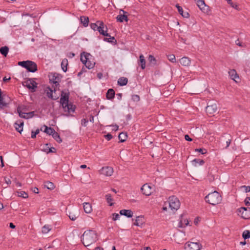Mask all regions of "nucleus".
Here are the masks:
<instances>
[{
	"instance_id": "nucleus-60",
	"label": "nucleus",
	"mask_w": 250,
	"mask_h": 250,
	"mask_svg": "<svg viewBox=\"0 0 250 250\" xmlns=\"http://www.w3.org/2000/svg\"><path fill=\"white\" fill-rule=\"evenodd\" d=\"M245 202L246 205H250V197H247L245 200Z\"/></svg>"
},
{
	"instance_id": "nucleus-58",
	"label": "nucleus",
	"mask_w": 250,
	"mask_h": 250,
	"mask_svg": "<svg viewBox=\"0 0 250 250\" xmlns=\"http://www.w3.org/2000/svg\"><path fill=\"white\" fill-rule=\"evenodd\" d=\"M181 15L184 17L188 18L189 17V14L188 12H183V13L181 14Z\"/></svg>"
},
{
	"instance_id": "nucleus-10",
	"label": "nucleus",
	"mask_w": 250,
	"mask_h": 250,
	"mask_svg": "<svg viewBox=\"0 0 250 250\" xmlns=\"http://www.w3.org/2000/svg\"><path fill=\"white\" fill-rule=\"evenodd\" d=\"M127 12L122 9L120 10L119 15L116 17L118 21L122 22L124 21H128L127 16L126 14Z\"/></svg>"
},
{
	"instance_id": "nucleus-46",
	"label": "nucleus",
	"mask_w": 250,
	"mask_h": 250,
	"mask_svg": "<svg viewBox=\"0 0 250 250\" xmlns=\"http://www.w3.org/2000/svg\"><path fill=\"white\" fill-rule=\"evenodd\" d=\"M98 25L99 23H98V21L96 22V23H92L90 24V27L94 31H97Z\"/></svg>"
},
{
	"instance_id": "nucleus-57",
	"label": "nucleus",
	"mask_w": 250,
	"mask_h": 250,
	"mask_svg": "<svg viewBox=\"0 0 250 250\" xmlns=\"http://www.w3.org/2000/svg\"><path fill=\"white\" fill-rule=\"evenodd\" d=\"M176 7H177L178 11L180 15L183 13V10L182 7L180 6L178 4H176Z\"/></svg>"
},
{
	"instance_id": "nucleus-34",
	"label": "nucleus",
	"mask_w": 250,
	"mask_h": 250,
	"mask_svg": "<svg viewBox=\"0 0 250 250\" xmlns=\"http://www.w3.org/2000/svg\"><path fill=\"white\" fill-rule=\"evenodd\" d=\"M52 137L59 143H61L62 142L60 135L57 132L55 131L54 134H52Z\"/></svg>"
},
{
	"instance_id": "nucleus-50",
	"label": "nucleus",
	"mask_w": 250,
	"mask_h": 250,
	"mask_svg": "<svg viewBox=\"0 0 250 250\" xmlns=\"http://www.w3.org/2000/svg\"><path fill=\"white\" fill-rule=\"evenodd\" d=\"M6 106L7 104L3 101V98L2 97H1V98H0V107L2 108L4 107H6Z\"/></svg>"
},
{
	"instance_id": "nucleus-25",
	"label": "nucleus",
	"mask_w": 250,
	"mask_h": 250,
	"mask_svg": "<svg viewBox=\"0 0 250 250\" xmlns=\"http://www.w3.org/2000/svg\"><path fill=\"white\" fill-rule=\"evenodd\" d=\"M83 205L85 212L86 213H90L92 210L91 205L89 203H84Z\"/></svg>"
},
{
	"instance_id": "nucleus-3",
	"label": "nucleus",
	"mask_w": 250,
	"mask_h": 250,
	"mask_svg": "<svg viewBox=\"0 0 250 250\" xmlns=\"http://www.w3.org/2000/svg\"><path fill=\"white\" fill-rule=\"evenodd\" d=\"M18 65L25 68L29 72H35L37 70V65L31 61H21L18 62Z\"/></svg>"
},
{
	"instance_id": "nucleus-36",
	"label": "nucleus",
	"mask_w": 250,
	"mask_h": 250,
	"mask_svg": "<svg viewBox=\"0 0 250 250\" xmlns=\"http://www.w3.org/2000/svg\"><path fill=\"white\" fill-rule=\"evenodd\" d=\"M51 229V227L49 225H44L42 228V232L44 234L47 233Z\"/></svg>"
},
{
	"instance_id": "nucleus-61",
	"label": "nucleus",
	"mask_w": 250,
	"mask_h": 250,
	"mask_svg": "<svg viewBox=\"0 0 250 250\" xmlns=\"http://www.w3.org/2000/svg\"><path fill=\"white\" fill-rule=\"evenodd\" d=\"M48 150H47V149L45 150V151L47 153L54 152V150H53V149L55 150L54 147L49 148V147H48Z\"/></svg>"
},
{
	"instance_id": "nucleus-28",
	"label": "nucleus",
	"mask_w": 250,
	"mask_h": 250,
	"mask_svg": "<svg viewBox=\"0 0 250 250\" xmlns=\"http://www.w3.org/2000/svg\"><path fill=\"white\" fill-rule=\"evenodd\" d=\"M80 20L81 23L84 27H87L88 26L89 22V19L87 17H85L84 16H81L80 17Z\"/></svg>"
},
{
	"instance_id": "nucleus-24",
	"label": "nucleus",
	"mask_w": 250,
	"mask_h": 250,
	"mask_svg": "<svg viewBox=\"0 0 250 250\" xmlns=\"http://www.w3.org/2000/svg\"><path fill=\"white\" fill-rule=\"evenodd\" d=\"M144 219L142 216H137L133 224L137 226H141L144 223Z\"/></svg>"
},
{
	"instance_id": "nucleus-19",
	"label": "nucleus",
	"mask_w": 250,
	"mask_h": 250,
	"mask_svg": "<svg viewBox=\"0 0 250 250\" xmlns=\"http://www.w3.org/2000/svg\"><path fill=\"white\" fill-rule=\"evenodd\" d=\"M120 213L128 218L133 216V212L130 209H122L120 211Z\"/></svg>"
},
{
	"instance_id": "nucleus-53",
	"label": "nucleus",
	"mask_w": 250,
	"mask_h": 250,
	"mask_svg": "<svg viewBox=\"0 0 250 250\" xmlns=\"http://www.w3.org/2000/svg\"><path fill=\"white\" fill-rule=\"evenodd\" d=\"M112 216H113L112 219L114 221H116V220H118L119 219V218H120L119 215L118 213H113L112 214Z\"/></svg>"
},
{
	"instance_id": "nucleus-62",
	"label": "nucleus",
	"mask_w": 250,
	"mask_h": 250,
	"mask_svg": "<svg viewBox=\"0 0 250 250\" xmlns=\"http://www.w3.org/2000/svg\"><path fill=\"white\" fill-rule=\"evenodd\" d=\"M185 139L186 140L188 141H191L192 140L188 135H185Z\"/></svg>"
},
{
	"instance_id": "nucleus-4",
	"label": "nucleus",
	"mask_w": 250,
	"mask_h": 250,
	"mask_svg": "<svg viewBox=\"0 0 250 250\" xmlns=\"http://www.w3.org/2000/svg\"><path fill=\"white\" fill-rule=\"evenodd\" d=\"M168 204L169 208L174 212L179 208L180 202L179 199L175 196H171L169 197Z\"/></svg>"
},
{
	"instance_id": "nucleus-64",
	"label": "nucleus",
	"mask_w": 250,
	"mask_h": 250,
	"mask_svg": "<svg viewBox=\"0 0 250 250\" xmlns=\"http://www.w3.org/2000/svg\"><path fill=\"white\" fill-rule=\"evenodd\" d=\"M236 44L239 46H243L242 43L240 42V41L238 39L235 41Z\"/></svg>"
},
{
	"instance_id": "nucleus-22",
	"label": "nucleus",
	"mask_w": 250,
	"mask_h": 250,
	"mask_svg": "<svg viewBox=\"0 0 250 250\" xmlns=\"http://www.w3.org/2000/svg\"><path fill=\"white\" fill-rule=\"evenodd\" d=\"M138 64L141 65L142 69H144L146 68V60L144 55L142 54L140 55Z\"/></svg>"
},
{
	"instance_id": "nucleus-18",
	"label": "nucleus",
	"mask_w": 250,
	"mask_h": 250,
	"mask_svg": "<svg viewBox=\"0 0 250 250\" xmlns=\"http://www.w3.org/2000/svg\"><path fill=\"white\" fill-rule=\"evenodd\" d=\"M44 127V130L43 131L46 133L47 134L49 135H52L54 134V133L55 132V130L50 127H48L45 125H44L41 129V130H42V128Z\"/></svg>"
},
{
	"instance_id": "nucleus-11",
	"label": "nucleus",
	"mask_w": 250,
	"mask_h": 250,
	"mask_svg": "<svg viewBox=\"0 0 250 250\" xmlns=\"http://www.w3.org/2000/svg\"><path fill=\"white\" fill-rule=\"evenodd\" d=\"M196 1L197 5L204 13H208L209 11L208 7L206 5L204 0H195Z\"/></svg>"
},
{
	"instance_id": "nucleus-48",
	"label": "nucleus",
	"mask_w": 250,
	"mask_h": 250,
	"mask_svg": "<svg viewBox=\"0 0 250 250\" xmlns=\"http://www.w3.org/2000/svg\"><path fill=\"white\" fill-rule=\"evenodd\" d=\"M131 99L132 101L135 102H138L140 101V97L138 95H132Z\"/></svg>"
},
{
	"instance_id": "nucleus-49",
	"label": "nucleus",
	"mask_w": 250,
	"mask_h": 250,
	"mask_svg": "<svg viewBox=\"0 0 250 250\" xmlns=\"http://www.w3.org/2000/svg\"><path fill=\"white\" fill-rule=\"evenodd\" d=\"M40 132V130L39 129H37L35 131H32L31 132V138H35L36 137V135L39 134Z\"/></svg>"
},
{
	"instance_id": "nucleus-6",
	"label": "nucleus",
	"mask_w": 250,
	"mask_h": 250,
	"mask_svg": "<svg viewBox=\"0 0 250 250\" xmlns=\"http://www.w3.org/2000/svg\"><path fill=\"white\" fill-rule=\"evenodd\" d=\"M98 23H99V25L97 31L100 34L104 36H109V34L107 33V28L104 23L102 21H98Z\"/></svg>"
},
{
	"instance_id": "nucleus-29",
	"label": "nucleus",
	"mask_w": 250,
	"mask_h": 250,
	"mask_svg": "<svg viewBox=\"0 0 250 250\" xmlns=\"http://www.w3.org/2000/svg\"><path fill=\"white\" fill-rule=\"evenodd\" d=\"M68 65V60L67 59H63L61 62V67L62 70L66 72L67 71V66Z\"/></svg>"
},
{
	"instance_id": "nucleus-40",
	"label": "nucleus",
	"mask_w": 250,
	"mask_h": 250,
	"mask_svg": "<svg viewBox=\"0 0 250 250\" xmlns=\"http://www.w3.org/2000/svg\"><path fill=\"white\" fill-rule=\"evenodd\" d=\"M95 62H90V61H87L86 62V63H85L84 65L86 66V68H88L89 69L92 68L95 65Z\"/></svg>"
},
{
	"instance_id": "nucleus-12",
	"label": "nucleus",
	"mask_w": 250,
	"mask_h": 250,
	"mask_svg": "<svg viewBox=\"0 0 250 250\" xmlns=\"http://www.w3.org/2000/svg\"><path fill=\"white\" fill-rule=\"evenodd\" d=\"M141 190L143 194L149 196L151 194V187L147 184H144L141 188Z\"/></svg>"
},
{
	"instance_id": "nucleus-38",
	"label": "nucleus",
	"mask_w": 250,
	"mask_h": 250,
	"mask_svg": "<svg viewBox=\"0 0 250 250\" xmlns=\"http://www.w3.org/2000/svg\"><path fill=\"white\" fill-rule=\"evenodd\" d=\"M17 195L19 197H21L23 198H26L28 197L27 193L23 191H18Z\"/></svg>"
},
{
	"instance_id": "nucleus-2",
	"label": "nucleus",
	"mask_w": 250,
	"mask_h": 250,
	"mask_svg": "<svg viewBox=\"0 0 250 250\" xmlns=\"http://www.w3.org/2000/svg\"><path fill=\"white\" fill-rule=\"evenodd\" d=\"M205 200L207 203L214 206L220 203L222 197L218 192L214 191L207 195Z\"/></svg>"
},
{
	"instance_id": "nucleus-31",
	"label": "nucleus",
	"mask_w": 250,
	"mask_h": 250,
	"mask_svg": "<svg viewBox=\"0 0 250 250\" xmlns=\"http://www.w3.org/2000/svg\"><path fill=\"white\" fill-rule=\"evenodd\" d=\"M127 137V133L122 132L119 134L118 138L121 142H124L126 140Z\"/></svg>"
},
{
	"instance_id": "nucleus-8",
	"label": "nucleus",
	"mask_w": 250,
	"mask_h": 250,
	"mask_svg": "<svg viewBox=\"0 0 250 250\" xmlns=\"http://www.w3.org/2000/svg\"><path fill=\"white\" fill-rule=\"evenodd\" d=\"M26 86L31 90L32 92L36 91L37 87V83L33 80L29 79L25 82Z\"/></svg>"
},
{
	"instance_id": "nucleus-45",
	"label": "nucleus",
	"mask_w": 250,
	"mask_h": 250,
	"mask_svg": "<svg viewBox=\"0 0 250 250\" xmlns=\"http://www.w3.org/2000/svg\"><path fill=\"white\" fill-rule=\"evenodd\" d=\"M167 59L169 61L172 62H176V59L175 55L173 54H170L167 56Z\"/></svg>"
},
{
	"instance_id": "nucleus-13",
	"label": "nucleus",
	"mask_w": 250,
	"mask_h": 250,
	"mask_svg": "<svg viewBox=\"0 0 250 250\" xmlns=\"http://www.w3.org/2000/svg\"><path fill=\"white\" fill-rule=\"evenodd\" d=\"M101 172L107 176H110L113 173V169L110 167H103L101 169Z\"/></svg>"
},
{
	"instance_id": "nucleus-54",
	"label": "nucleus",
	"mask_w": 250,
	"mask_h": 250,
	"mask_svg": "<svg viewBox=\"0 0 250 250\" xmlns=\"http://www.w3.org/2000/svg\"><path fill=\"white\" fill-rule=\"evenodd\" d=\"M34 115V111H31L28 113H26V116H27V117H28V119L33 117Z\"/></svg>"
},
{
	"instance_id": "nucleus-15",
	"label": "nucleus",
	"mask_w": 250,
	"mask_h": 250,
	"mask_svg": "<svg viewBox=\"0 0 250 250\" xmlns=\"http://www.w3.org/2000/svg\"><path fill=\"white\" fill-rule=\"evenodd\" d=\"M24 125V122L22 120L17 121L14 124V126L17 131L21 133L23 130V126Z\"/></svg>"
},
{
	"instance_id": "nucleus-47",
	"label": "nucleus",
	"mask_w": 250,
	"mask_h": 250,
	"mask_svg": "<svg viewBox=\"0 0 250 250\" xmlns=\"http://www.w3.org/2000/svg\"><path fill=\"white\" fill-rule=\"evenodd\" d=\"M184 222L185 224L183 223L182 221H180V222L179 223V227L180 228H183L188 226V220H185Z\"/></svg>"
},
{
	"instance_id": "nucleus-59",
	"label": "nucleus",
	"mask_w": 250,
	"mask_h": 250,
	"mask_svg": "<svg viewBox=\"0 0 250 250\" xmlns=\"http://www.w3.org/2000/svg\"><path fill=\"white\" fill-rule=\"evenodd\" d=\"M104 137L106 140L109 141L112 138V136L110 133H108L104 136Z\"/></svg>"
},
{
	"instance_id": "nucleus-43",
	"label": "nucleus",
	"mask_w": 250,
	"mask_h": 250,
	"mask_svg": "<svg viewBox=\"0 0 250 250\" xmlns=\"http://www.w3.org/2000/svg\"><path fill=\"white\" fill-rule=\"evenodd\" d=\"M148 60L149 61V62H150V63H152L153 64H155L156 63V59L155 58V57L152 55H149V56H148Z\"/></svg>"
},
{
	"instance_id": "nucleus-26",
	"label": "nucleus",
	"mask_w": 250,
	"mask_h": 250,
	"mask_svg": "<svg viewBox=\"0 0 250 250\" xmlns=\"http://www.w3.org/2000/svg\"><path fill=\"white\" fill-rule=\"evenodd\" d=\"M128 82V79L125 77H121L118 80V84L120 86L125 85Z\"/></svg>"
},
{
	"instance_id": "nucleus-23",
	"label": "nucleus",
	"mask_w": 250,
	"mask_h": 250,
	"mask_svg": "<svg viewBox=\"0 0 250 250\" xmlns=\"http://www.w3.org/2000/svg\"><path fill=\"white\" fill-rule=\"evenodd\" d=\"M90 56V54L87 53L83 52L81 55V61L83 63H86V62L88 60V57Z\"/></svg>"
},
{
	"instance_id": "nucleus-7",
	"label": "nucleus",
	"mask_w": 250,
	"mask_h": 250,
	"mask_svg": "<svg viewBox=\"0 0 250 250\" xmlns=\"http://www.w3.org/2000/svg\"><path fill=\"white\" fill-rule=\"evenodd\" d=\"M217 106L215 103L212 104H208L206 107V112L207 114L209 116H212L214 115V114L217 112Z\"/></svg>"
},
{
	"instance_id": "nucleus-63",
	"label": "nucleus",
	"mask_w": 250,
	"mask_h": 250,
	"mask_svg": "<svg viewBox=\"0 0 250 250\" xmlns=\"http://www.w3.org/2000/svg\"><path fill=\"white\" fill-rule=\"evenodd\" d=\"M75 54L74 53H72V52H70L67 55V56L69 57V58H73L75 56Z\"/></svg>"
},
{
	"instance_id": "nucleus-9",
	"label": "nucleus",
	"mask_w": 250,
	"mask_h": 250,
	"mask_svg": "<svg viewBox=\"0 0 250 250\" xmlns=\"http://www.w3.org/2000/svg\"><path fill=\"white\" fill-rule=\"evenodd\" d=\"M69 95V92H65L64 91H62L60 103L61 104L62 106H64L65 104H68Z\"/></svg>"
},
{
	"instance_id": "nucleus-27",
	"label": "nucleus",
	"mask_w": 250,
	"mask_h": 250,
	"mask_svg": "<svg viewBox=\"0 0 250 250\" xmlns=\"http://www.w3.org/2000/svg\"><path fill=\"white\" fill-rule=\"evenodd\" d=\"M115 96V91L113 89H109L108 90L106 93V98L108 100H112L114 98Z\"/></svg>"
},
{
	"instance_id": "nucleus-52",
	"label": "nucleus",
	"mask_w": 250,
	"mask_h": 250,
	"mask_svg": "<svg viewBox=\"0 0 250 250\" xmlns=\"http://www.w3.org/2000/svg\"><path fill=\"white\" fill-rule=\"evenodd\" d=\"M228 2V3L233 8L237 9V5L234 4L232 1L231 0H226Z\"/></svg>"
},
{
	"instance_id": "nucleus-56",
	"label": "nucleus",
	"mask_w": 250,
	"mask_h": 250,
	"mask_svg": "<svg viewBox=\"0 0 250 250\" xmlns=\"http://www.w3.org/2000/svg\"><path fill=\"white\" fill-rule=\"evenodd\" d=\"M88 123V120L86 119H83L81 120V124L84 126H86Z\"/></svg>"
},
{
	"instance_id": "nucleus-37",
	"label": "nucleus",
	"mask_w": 250,
	"mask_h": 250,
	"mask_svg": "<svg viewBox=\"0 0 250 250\" xmlns=\"http://www.w3.org/2000/svg\"><path fill=\"white\" fill-rule=\"evenodd\" d=\"M78 213L74 214L73 212H69L68 215L69 218L72 221L75 220L78 218Z\"/></svg>"
},
{
	"instance_id": "nucleus-14",
	"label": "nucleus",
	"mask_w": 250,
	"mask_h": 250,
	"mask_svg": "<svg viewBox=\"0 0 250 250\" xmlns=\"http://www.w3.org/2000/svg\"><path fill=\"white\" fill-rule=\"evenodd\" d=\"M64 111L67 112L68 113L74 112L75 111V107L71 104H65L62 106Z\"/></svg>"
},
{
	"instance_id": "nucleus-17",
	"label": "nucleus",
	"mask_w": 250,
	"mask_h": 250,
	"mask_svg": "<svg viewBox=\"0 0 250 250\" xmlns=\"http://www.w3.org/2000/svg\"><path fill=\"white\" fill-rule=\"evenodd\" d=\"M248 209L245 207L240 208L239 209V215H241L242 217L244 219H247L249 218L248 215L247 214Z\"/></svg>"
},
{
	"instance_id": "nucleus-42",
	"label": "nucleus",
	"mask_w": 250,
	"mask_h": 250,
	"mask_svg": "<svg viewBox=\"0 0 250 250\" xmlns=\"http://www.w3.org/2000/svg\"><path fill=\"white\" fill-rule=\"evenodd\" d=\"M242 236L244 239H247L250 238V231L245 230L243 233Z\"/></svg>"
},
{
	"instance_id": "nucleus-16",
	"label": "nucleus",
	"mask_w": 250,
	"mask_h": 250,
	"mask_svg": "<svg viewBox=\"0 0 250 250\" xmlns=\"http://www.w3.org/2000/svg\"><path fill=\"white\" fill-rule=\"evenodd\" d=\"M180 63L184 66H188L190 64V60L187 57H184L179 60Z\"/></svg>"
},
{
	"instance_id": "nucleus-55",
	"label": "nucleus",
	"mask_w": 250,
	"mask_h": 250,
	"mask_svg": "<svg viewBox=\"0 0 250 250\" xmlns=\"http://www.w3.org/2000/svg\"><path fill=\"white\" fill-rule=\"evenodd\" d=\"M241 188H244L246 192H249L250 191V187L243 186L241 187Z\"/></svg>"
},
{
	"instance_id": "nucleus-1",
	"label": "nucleus",
	"mask_w": 250,
	"mask_h": 250,
	"mask_svg": "<svg viewBox=\"0 0 250 250\" xmlns=\"http://www.w3.org/2000/svg\"><path fill=\"white\" fill-rule=\"evenodd\" d=\"M97 240V234L93 230H85L82 235V241L83 245L88 247L95 243Z\"/></svg>"
},
{
	"instance_id": "nucleus-32",
	"label": "nucleus",
	"mask_w": 250,
	"mask_h": 250,
	"mask_svg": "<svg viewBox=\"0 0 250 250\" xmlns=\"http://www.w3.org/2000/svg\"><path fill=\"white\" fill-rule=\"evenodd\" d=\"M44 187L48 189H53L55 188L54 185L53 183L49 181H47L44 183Z\"/></svg>"
},
{
	"instance_id": "nucleus-39",
	"label": "nucleus",
	"mask_w": 250,
	"mask_h": 250,
	"mask_svg": "<svg viewBox=\"0 0 250 250\" xmlns=\"http://www.w3.org/2000/svg\"><path fill=\"white\" fill-rule=\"evenodd\" d=\"M17 112L19 114V115L20 117L24 118V119H28V117L25 115L26 113L22 112L21 109L19 107L17 108Z\"/></svg>"
},
{
	"instance_id": "nucleus-30",
	"label": "nucleus",
	"mask_w": 250,
	"mask_h": 250,
	"mask_svg": "<svg viewBox=\"0 0 250 250\" xmlns=\"http://www.w3.org/2000/svg\"><path fill=\"white\" fill-rule=\"evenodd\" d=\"M8 52H9V48L7 46H4L1 47L0 48V52L4 57L7 56V55Z\"/></svg>"
},
{
	"instance_id": "nucleus-51",
	"label": "nucleus",
	"mask_w": 250,
	"mask_h": 250,
	"mask_svg": "<svg viewBox=\"0 0 250 250\" xmlns=\"http://www.w3.org/2000/svg\"><path fill=\"white\" fill-rule=\"evenodd\" d=\"M195 151L199 152L202 154H205L207 152V150L205 148H196Z\"/></svg>"
},
{
	"instance_id": "nucleus-41",
	"label": "nucleus",
	"mask_w": 250,
	"mask_h": 250,
	"mask_svg": "<svg viewBox=\"0 0 250 250\" xmlns=\"http://www.w3.org/2000/svg\"><path fill=\"white\" fill-rule=\"evenodd\" d=\"M223 138H225L227 140H226V148H227L229 146L230 143H231V139L230 138V136L229 135H226L225 136H223Z\"/></svg>"
},
{
	"instance_id": "nucleus-20",
	"label": "nucleus",
	"mask_w": 250,
	"mask_h": 250,
	"mask_svg": "<svg viewBox=\"0 0 250 250\" xmlns=\"http://www.w3.org/2000/svg\"><path fill=\"white\" fill-rule=\"evenodd\" d=\"M47 96L53 100H56L58 99L57 96L53 95V90L49 87H47V89L45 90Z\"/></svg>"
},
{
	"instance_id": "nucleus-35",
	"label": "nucleus",
	"mask_w": 250,
	"mask_h": 250,
	"mask_svg": "<svg viewBox=\"0 0 250 250\" xmlns=\"http://www.w3.org/2000/svg\"><path fill=\"white\" fill-rule=\"evenodd\" d=\"M105 197L107 202L109 204V206H112L113 205V203H112L111 202L113 201V199L111 197V194H107L105 195Z\"/></svg>"
},
{
	"instance_id": "nucleus-33",
	"label": "nucleus",
	"mask_w": 250,
	"mask_h": 250,
	"mask_svg": "<svg viewBox=\"0 0 250 250\" xmlns=\"http://www.w3.org/2000/svg\"><path fill=\"white\" fill-rule=\"evenodd\" d=\"M192 163L193 165L197 166V164H199V165H203L205 162L203 160L195 159L192 161Z\"/></svg>"
},
{
	"instance_id": "nucleus-5",
	"label": "nucleus",
	"mask_w": 250,
	"mask_h": 250,
	"mask_svg": "<svg viewBox=\"0 0 250 250\" xmlns=\"http://www.w3.org/2000/svg\"><path fill=\"white\" fill-rule=\"evenodd\" d=\"M202 247V245L199 242H188L185 245L186 250H200Z\"/></svg>"
},
{
	"instance_id": "nucleus-44",
	"label": "nucleus",
	"mask_w": 250,
	"mask_h": 250,
	"mask_svg": "<svg viewBox=\"0 0 250 250\" xmlns=\"http://www.w3.org/2000/svg\"><path fill=\"white\" fill-rule=\"evenodd\" d=\"M109 37V38H104V40L105 42H111V43L115 42H116V41L115 40V39L114 37H111L110 35Z\"/></svg>"
},
{
	"instance_id": "nucleus-21",
	"label": "nucleus",
	"mask_w": 250,
	"mask_h": 250,
	"mask_svg": "<svg viewBox=\"0 0 250 250\" xmlns=\"http://www.w3.org/2000/svg\"><path fill=\"white\" fill-rule=\"evenodd\" d=\"M229 75L230 78L234 80L235 82L237 83L238 81L236 80V78L239 79L238 75H237L236 71L234 69L230 70L229 72Z\"/></svg>"
}]
</instances>
